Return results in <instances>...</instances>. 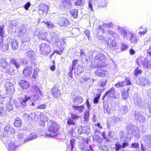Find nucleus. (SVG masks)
Wrapping results in <instances>:
<instances>
[{"label": "nucleus", "instance_id": "e433bc0d", "mask_svg": "<svg viewBox=\"0 0 151 151\" xmlns=\"http://www.w3.org/2000/svg\"><path fill=\"white\" fill-rule=\"evenodd\" d=\"M6 114V111L5 108L0 106V116L1 117L5 116Z\"/></svg>", "mask_w": 151, "mask_h": 151}, {"label": "nucleus", "instance_id": "bf43d9fd", "mask_svg": "<svg viewBox=\"0 0 151 151\" xmlns=\"http://www.w3.org/2000/svg\"><path fill=\"white\" fill-rule=\"evenodd\" d=\"M77 73H80L83 72V69L82 67L80 65L78 66L77 67Z\"/></svg>", "mask_w": 151, "mask_h": 151}, {"label": "nucleus", "instance_id": "69168bd1", "mask_svg": "<svg viewBox=\"0 0 151 151\" xmlns=\"http://www.w3.org/2000/svg\"><path fill=\"white\" fill-rule=\"evenodd\" d=\"M47 105L45 104H44L39 105L37 107H36L37 109H44L46 107Z\"/></svg>", "mask_w": 151, "mask_h": 151}, {"label": "nucleus", "instance_id": "423d86ee", "mask_svg": "<svg viewBox=\"0 0 151 151\" xmlns=\"http://www.w3.org/2000/svg\"><path fill=\"white\" fill-rule=\"evenodd\" d=\"M39 47L40 54L45 56L49 54L52 50L51 46L47 43H42L40 45Z\"/></svg>", "mask_w": 151, "mask_h": 151}, {"label": "nucleus", "instance_id": "0e129e2a", "mask_svg": "<svg viewBox=\"0 0 151 151\" xmlns=\"http://www.w3.org/2000/svg\"><path fill=\"white\" fill-rule=\"evenodd\" d=\"M132 147L135 148L139 147V144L137 142H134L131 144Z\"/></svg>", "mask_w": 151, "mask_h": 151}, {"label": "nucleus", "instance_id": "9b49d317", "mask_svg": "<svg viewBox=\"0 0 151 151\" xmlns=\"http://www.w3.org/2000/svg\"><path fill=\"white\" fill-rule=\"evenodd\" d=\"M17 141L21 144L27 141V137H26V135L22 132H19L17 135Z\"/></svg>", "mask_w": 151, "mask_h": 151}, {"label": "nucleus", "instance_id": "bb28decb", "mask_svg": "<svg viewBox=\"0 0 151 151\" xmlns=\"http://www.w3.org/2000/svg\"><path fill=\"white\" fill-rule=\"evenodd\" d=\"M7 99L9 101L8 103H6V109L8 111H10L13 110V103L12 102L10 98H7Z\"/></svg>", "mask_w": 151, "mask_h": 151}, {"label": "nucleus", "instance_id": "49530a36", "mask_svg": "<svg viewBox=\"0 0 151 151\" xmlns=\"http://www.w3.org/2000/svg\"><path fill=\"white\" fill-rule=\"evenodd\" d=\"M142 73V71L139 69V67L137 68L136 69L134 70V75L135 76H137L139 75L140 74Z\"/></svg>", "mask_w": 151, "mask_h": 151}, {"label": "nucleus", "instance_id": "4c0bfd02", "mask_svg": "<svg viewBox=\"0 0 151 151\" xmlns=\"http://www.w3.org/2000/svg\"><path fill=\"white\" fill-rule=\"evenodd\" d=\"M18 43L15 40H13L11 43V46L12 48L14 50L17 49L18 48Z\"/></svg>", "mask_w": 151, "mask_h": 151}, {"label": "nucleus", "instance_id": "412c9836", "mask_svg": "<svg viewBox=\"0 0 151 151\" xmlns=\"http://www.w3.org/2000/svg\"><path fill=\"white\" fill-rule=\"evenodd\" d=\"M117 43L114 39L112 40L111 38H109L108 40L107 45L108 47L109 48H112L116 47L117 45Z\"/></svg>", "mask_w": 151, "mask_h": 151}, {"label": "nucleus", "instance_id": "c756f323", "mask_svg": "<svg viewBox=\"0 0 151 151\" xmlns=\"http://www.w3.org/2000/svg\"><path fill=\"white\" fill-rule=\"evenodd\" d=\"M103 57V56L101 55L96 56L93 60V62L94 63H96L97 64H98L100 63V61H102Z\"/></svg>", "mask_w": 151, "mask_h": 151}, {"label": "nucleus", "instance_id": "9d476101", "mask_svg": "<svg viewBox=\"0 0 151 151\" xmlns=\"http://www.w3.org/2000/svg\"><path fill=\"white\" fill-rule=\"evenodd\" d=\"M88 140L87 138H83L82 141L79 142L78 146L82 151H86L88 148Z\"/></svg>", "mask_w": 151, "mask_h": 151}, {"label": "nucleus", "instance_id": "79ce46f5", "mask_svg": "<svg viewBox=\"0 0 151 151\" xmlns=\"http://www.w3.org/2000/svg\"><path fill=\"white\" fill-rule=\"evenodd\" d=\"M9 134V133L8 132L7 130H6V129H4V131L2 133L0 132V137H6L8 136Z\"/></svg>", "mask_w": 151, "mask_h": 151}, {"label": "nucleus", "instance_id": "864d4df0", "mask_svg": "<svg viewBox=\"0 0 151 151\" xmlns=\"http://www.w3.org/2000/svg\"><path fill=\"white\" fill-rule=\"evenodd\" d=\"M84 107L83 105L80 106H76V110H77L79 112H82L84 109Z\"/></svg>", "mask_w": 151, "mask_h": 151}, {"label": "nucleus", "instance_id": "774afa93", "mask_svg": "<svg viewBox=\"0 0 151 151\" xmlns=\"http://www.w3.org/2000/svg\"><path fill=\"white\" fill-rule=\"evenodd\" d=\"M23 117L27 120H30V117L29 115L26 113H24L23 115Z\"/></svg>", "mask_w": 151, "mask_h": 151}, {"label": "nucleus", "instance_id": "f03ea898", "mask_svg": "<svg viewBox=\"0 0 151 151\" xmlns=\"http://www.w3.org/2000/svg\"><path fill=\"white\" fill-rule=\"evenodd\" d=\"M59 128V125L55 122L52 121L49 122L47 124V130L50 133L46 134L45 136L52 137H56L58 134Z\"/></svg>", "mask_w": 151, "mask_h": 151}, {"label": "nucleus", "instance_id": "0eeeda50", "mask_svg": "<svg viewBox=\"0 0 151 151\" xmlns=\"http://www.w3.org/2000/svg\"><path fill=\"white\" fill-rule=\"evenodd\" d=\"M132 82L129 77H125L124 80L122 81H119L116 83L114 86L116 88H123L126 86L131 85Z\"/></svg>", "mask_w": 151, "mask_h": 151}, {"label": "nucleus", "instance_id": "680f3d73", "mask_svg": "<svg viewBox=\"0 0 151 151\" xmlns=\"http://www.w3.org/2000/svg\"><path fill=\"white\" fill-rule=\"evenodd\" d=\"M84 32L85 35L87 36L88 39L89 40V37H91L90 31L88 29H86ZM90 38L91 39V38Z\"/></svg>", "mask_w": 151, "mask_h": 151}, {"label": "nucleus", "instance_id": "393cba45", "mask_svg": "<svg viewBox=\"0 0 151 151\" xmlns=\"http://www.w3.org/2000/svg\"><path fill=\"white\" fill-rule=\"evenodd\" d=\"M92 139L93 141L98 143L101 144L103 142V139L99 135L96 134L93 136Z\"/></svg>", "mask_w": 151, "mask_h": 151}, {"label": "nucleus", "instance_id": "6ab92c4d", "mask_svg": "<svg viewBox=\"0 0 151 151\" xmlns=\"http://www.w3.org/2000/svg\"><path fill=\"white\" fill-rule=\"evenodd\" d=\"M32 70L33 68L31 66L26 67L24 69L23 74L25 76H30L31 75Z\"/></svg>", "mask_w": 151, "mask_h": 151}, {"label": "nucleus", "instance_id": "052dcab7", "mask_svg": "<svg viewBox=\"0 0 151 151\" xmlns=\"http://www.w3.org/2000/svg\"><path fill=\"white\" fill-rule=\"evenodd\" d=\"M150 61L148 62L147 61L145 62L143 64V67L146 68H148L151 66V65L150 63Z\"/></svg>", "mask_w": 151, "mask_h": 151}, {"label": "nucleus", "instance_id": "20e7f679", "mask_svg": "<svg viewBox=\"0 0 151 151\" xmlns=\"http://www.w3.org/2000/svg\"><path fill=\"white\" fill-rule=\"evenodd\" d=\"M32 91L33 93H34L33 95V100L35 101V102H30L29 104V105L30 106H34L36 104L35 103V101L38 100L40 96H42V95L38 86L35 85H34L33 86Z\"/></svg>", "mask_w": 151, "mask_h": 151}, {"label": "nucleus", "instance_id": "f8f14e48", "mask_svg": "<svg viewBox=\"0 0 151 151\" xmlns=\"http://www.w3.org/2000/svg\"><path fill=\"white\" fill-rule=\"evenodd\" d=\"M135 119L140 122H144L145 118L140 112H135L134 114Z\"/></svg>", "mask_w": 151, "mask_h": 151}, {"label": "nucleus", "instance_id": "2eb2a0df", "mask_svg": "<svg viewBox=\"0 0 151 151\" xmlns=\"http://www.w3.org/2000/svg\"><path fill=\"white\" fill-rule=\"evenodd\" d=\"M130 89V87L123 89L122 93V97L123 99L126 100L129 98V91Z\"/></svg>", "mask_w": 151, "mask_h": 151}, {"label": "nucleus", "instance_id": "b1692460", "mask_svg": "<svg viewBox=\"0 0 151 151\" xmlns=\"http://www.w3.org/2000/svg\"><path fill=\"white\" fill-rule=\"evenodd\" d=\"M69 22L68 20L64 17H61L59 21V24L60 26L66 27L68 24Z\"/></svg>", "mask_w": 151, "mask_h": 151}, {"label": "nucleus", "instance_id": "4d7b16f0", "mask_svg": "<svg viewBox=\"0 0 151 151\" xmlns=\"http://www.w3.org/2000/svg\"><path fill=\"white\" fill-rule=\"evenodd\" d=\"M42 22L45 23L47 27L49 29L52 28L53 26L52 23L50 22H45L43 21Z\"/></svg>", "mask_w": 151, "mask_h": 151}, {"label": "nucleus", "instance_id": "58836bf2", "mask_svg": "<svg viewBox=\"0 0 151 151\" xmlns=\"http://www.w3.org/2000/svg\"><path fill=\"white\" fill-rule=\"evenodd\" d=\"M20 40L21 41L22 43L28 42L29 40V38L27 36V35H25L24 36L21 37L20 38Z\"/></svg>", "mask_w": 151, "mask_h": 151}, {"label": "nucleus", "instance_id": "5701e85b", "mask_svg": "<svg viewBox=\"0 0 151 151\" xmlns=\"http://www.w3.org/2000/svg\"><path fill=\"white\" fill-rule=\"evenodd\" d=\"M19 84L23 89H27L29 86V83L24 80H21L19 82Z\"/></svg>", "mask_w": 151, "mask_h": 151}, {"label": "nucleus", "instance_id": "603ef678", "mask_svg": "<svg viewBox=\"0 0 151 151\" xmlns=\"http://www.w3.org/2000/svg\"><path fill=\"white\" fill-rule=\"evenodd\" d=\"M83 99L82 97L79 96H78L76 97V103L77 104H80L81 103Z\"/></svg>", "mask_w": 151, "mask_h": 151}, {"label": "nucleus", "instance_id": "de8ad7c7", "mask_svg": "<svg viewBox=\"0 0 151 151\" xmlns=\"http://www.w3.org/2000/svg\"><path fill=\"white\" fill-rule=\"evenodd\" d=\"M107 82V80L106 79L101 80L100 82V84L99 85V87H103L106 85Z\"/></svg>", "mask_w": 151, "mask_h": 151}, {"label": "nucleus", "instance_id": "a18cd8bd", "mask_svg": "<svg viewBox=\"0 0 151 151\" xmlns=\"http://www.w3.org/2000/svg\"><path fill=\"white\" fill-rule=\"evenodd\" d=\"M101 135L102 137L104 139H105L106 142H110L111 140L110 138L107 137L105 132H102Z\"/></svg>", "mask_w": 151, "mask_h": 151}, {"label": "nucleus", "instance_id": "09e8293b", "mask_svg": "<svg viewBox=\"0 0 151 151\" xmlns=\"http://www.w3.org/2000/svg\"><path fill=\"white\" fill-rule=\"evenodd\" d=\"M83 134H88L89 132L90 129L87 127L84 126L82 127Z\"/></svg>", "mask_w": 151, "mask_h": 151}, {"label": "nucleus", "instance_id": "f704fd0d", "mask_svg": "<svg viewBox=\"0 0 151 151\" xmlns=\"http://www.w3.org/2000/svg\"><path fill=\"white\" fill-rule=\"evenodd\" d=\"M71 116L72 119L69 118L68 120L67 123L68 124L74 125L75 124V122H73L72 119H76V115H74L72 113H71Z\"/></svg>", "mask_w": 151, "mask_h": 151}, {"label": "nucleus", "instance_id": "7c9ffc66", "mask_svg": "<svg viewBox=\"0 0 151 151\" xmlns=\"http://www.w3.org/2000/svg\"><path fill=\"white\" fill-rule=\"evenodd\" d=\"M17 148V146L13 142H11L9 144L8 150L9 151H15Z\"/></svg>", "mask_w": 151, "mask_h": 151}, {"label": "nucleus", "instance_id": "f3484780", "mask_svg": "<svg viewBox=\"0 0 151 151\" xmlns=\"http://www.w3.org/2000/svg\"><path fill=\"white\" fill-rule=\"evenodd\" d=\"M13 88V84L12 83L7 82L6 83L5 88L7 92V94H11L12 92Z\"/></svg>", "mask_w": 151, "mask_h": 151}, {"label": "nucleus", "instance_id": "4be33fe9", "mask_svg": "<svg viewBox=\"0 0 151 151\" xmlns=\"http://www.w3.org/2000/svg\"><path fill=\"white\" fill-rule=\"evenodd\" d=\"M75 66H76V60H74L72 62V65H70L69 68V72L68 73V76L70 77V78H73L72 77V71H73V69H74V73L75 74L76 73L75 72Z\"/></svg>", "mask_w": 151, "mask_h": 151}, {"label": "nucleus", "instance_id": "aec40b11", "mask_svg": "<svg viewBox=\"0 0 151 151\" xmlns=\"http://www.w3.org/2000/svg\"><path fill=\"white\" fill-rule=\"evenodd\" d=\"M97 91L99 92V93L96 94V96L93 99V103L95 104H98L99 102V100L100 96L102 92V90L101 89H98Z\"/></svg>", "mask_w": 151, "mask_h": 151}, {"label": "nucleus", "instance_id": "37998d69", "mask_svg": "<svg viewBox=\"0 0 151 151\" xmlns=\"http://www.w3.org/2000/svg\"><path fill=\"white\" fill-rule=\"evenodd\" d=\"M130 41L131 43H135L138 41L137 37L132 34H131V37L130 39Z\"/></svg>", "mask_w": 151, "mask_h": 151}, {"label": "nucleus", "instance_id": "c03bdc74", "mask_svg": "<svg viewBox=\"0 0 151 151\" xmlns=\"http://www.w3.org/2000/svg\"><path fill=\"white\" fill-rule=\"evenodd\" d=\"M29 116L30 117V120L32 121L34 120H35L37 118L36 113L34 112L30 113L29 114Z\"/></svg>", "mask_w": 151, "mask_h": 151}, {"label": "nucleus", "instance_id": "7ed1b4c3", "mask_svg": "<svg viewBox=\"0 0 151 151\" xmlns=\"http://www.w3.org/2000/svg\"><path fill=\"white\" fill-rule=\"evenodd\" d=\"M0 70L2 72L12 75L14 70L10 68L6 59L2 58L0 59Z\"/></svg>", "mask_w": 151, "mask_h": 151}, {"label": "nucleus", "instance_id": "a878e982", "mask_svg": "<svg viewBox=\"0 0 151 151\" xmlns=\"http://www.w3.org/2000/svg\"><path fill=\"white\" fill-rule=\"evenodd\" d=\"M50 35L53 42L55 44L58 43L59 41L58 35L53 32H50Z\"/></svg>", "mask_w": 151, "mask_h": 151}, {"label": "nucleus", "instance_id": "72a5a7b5", "mask_svg": "<svg viewBox=\"0 0 151 151\" xmlns=\"http://www.w3.org/2000/svg\"><path fill=\"white\" fill-rule=\"evenodd\" d=\"M37 137V134L35 132H32L29 134L27 137V141L34 139Z\"/></svg>", "mask_w": 151, "mask_h": 151}, {"label": "nucleus", "instance_id": "8fccbe9b", "mask_svg": "<svg viewBox=\"0 0 151 151\" xmlns=\"http://www.w3.org/2000/svg\"><path fill=\"white\" fill-rule=\"evenodd\" d=\"M89 111H85L84 116L85 120L87 121L89 120Z\"/></svg>", "mask_w": 151, "mask_h": 151}, {"label": "nucleus", "instance_id": "ea45409f", "mask_svg": "<svg viewBox=\"0 0 151 151\" xmlns=\"http://www.w3.org/2000/svg\"><path fill=\"white\" fill-rule=\"evenodd\" d=\"M140 31L139 32V34L140 35L142 36L144 35L147 32V30L145 28H143L142 27L139 28Z\"/></svg>", "mask_w": 151, "mask_h": 151}, {"label": "nucleus", "instance_id": "3c124183", "mask_svg": "<svg viewBox=\"0 0 151 151\" xmlns=\"http://www.w3.org/2000/svg\"><path fill=\"white\" fill-rule=\"evenodd\" d=\"M9 45L8 44H3L1 49L4 51H6L9 49Z\"/></svg>", "mask_w": 151, "mask_h": 151}, {"label": "nucleus", "instance_id": "13d9d810", "mask_svg": "<svg viewBox=\"0 0 151 151\" xmlns=\"http://www.w3.org/2000/svg\"><path fill=\"white\" fill-rule=\"evenodd\" d=\"M128 48L127 45L125 44H122L121 45V50L122 51L126 50Z\"/></svg>", "mask_w": 151, "mask_h": 151}, {"label": "nucleus", "instance_id": "dca6fc26", "mask_svg": "<svg viewBox=\"0 0 151 151\" xmlns=\"http://www.w3.org/2000/svg\"><path fill=\"white\" fill-rule=\"evenodd\" d=\"M10 61L11 63L17 69H18L21 66L20 60L12 58L10 60Z\"/></svg>", "mask_w": 151, "mask_h": 151}, {"label": "nucleus", "instance_id": "1a4fd4ad", "mask_svg": "<svg viewBox=\"0 0 151 151\" xmlns=\"http://www.w3.org/2000/svg\"><path fill=\"white\" fill-rule=\"evenodd\" d=\"M129 145V143L128 141L123 140V142L121 145L119 141L117 142L115 144V150L119 151L121 148H124L127 147Z\"/></svg>", "mask_w": 151, "mask_h": 151}, {"label": "nucleus", "instance_id": "473e14b6", "mask_svg": "<svg viewBox=\"0 0 151 151\" xmlns=\"http://www.w3.org/2000/svg\"><path fill=\"white\" fill-rule=\"evenodd\" d=\"M22 124V120L19 118L15 119V121L14 123V126L17 127H20Z\"/></svg>", "mask_w": 151, "mask_h": 151}, {"label": "nucleus", "instance_id": "e2e57ef3", "mask_svg": "<svg viewBox=\"0 0 151 151\" xmlns=\"http://www.w3.org/2000/svg\"><path fill=\"white\" fill-rule=\"evenodd\" d=\"M93 3V0H90L88 2V7L89 9H90L91 11H93V6L92 3Z\"/></svg>", "mask_w": 151, "mask_h": 151}, {"label": "nucleus", "instance_id": "c9c22d12", "mask_svg": "<svg viewBox=\"0 0 151 151\" xmlns=\"http://www.w3.org/2000/svg\"><path fill=\"white\" fill-rule=\"evenodd\" d=\"M99 149L101 151H109L108 147L104 145H100L99 147Z\"/></svg>", "mask_w": 151, "mask_h": 151}, {"label": "nucleus", "instance_id": "6e6552de", "mask_svg": "<svg viewBox=\"0 0 151 151\" xmlns=\"http://www.w3.org/2000/svg\"><path fill=\"white\" fill-rule=\"evenodd\" d=\"M94 74L96 76L98 77H105L108 74V71L103 69L102 68H100L94 72Z\"/></svg>", "mask_w": 151, "mask_h": 151}, {"label": "nucleus", "instance_id": "2f4dec72", "mask_svg": "<svg viewBox=\"0 0 151 151\" xmlns=\"http://www.w3.org/2000/svg\"><path fill=\"white\" fill-rule=\"evenodd\" d=\"M38 37L40 40H44L47 41V39H46L47 35V33L46 32H39L38 34Z\"/></svg>", "mask_w": 151, "mask_h": 151}, {"label": "nucleus", "instance_id": "4468645a", "mask_svg": "<svg viewBox=\"0 0 151 151\" xmlns=\"http://www.w3.org/2000/svg\"><path fill=\"white\" fill-rule=\"evenodd\" d=\"M27 56L28 59L31 60V62H33L36 59L35 52L33 50H30L27 52Z\"/></svg>", "mask_w": 151, "mask_h": 151}, {"label": "nucleus", "instance_id": "338daca9", "mask_svg": "<svg viewBox=\"0 0 151 151\" xmlns=\"http://www.w3.org/2000/svg\"><path fill=\"white\" fill-rule=\"evenodd\" d=\"M38 76V71L37 70H35L34 71L32 77L35 79Z\"/></svg>", "mask_w": 151, "mask_h": 151}, {"label": "nucleus", "instance_id": "ddd939ff", "mask_svg": "<svg viewBox=\"0 0 151 151\" xmlns=\"http://www.w3.org/2000/svg\"><path fill=\"white\" fill-rule=\"evenodd\" d=\"M38 13L40 14L45 13H47L48 11V6L43 4H42L39 6Z\"/></svg>", "mask_w": 151, "mask_h": 151}, {"label": "nucleus", "instance_id": "cd10ccee", "mask_svg": "<svg viewBox=\"0 0 151 151\" xmlns=\"http://www.w3.org/2000/svg\"><path fill=\"white\" fill-rule=\"evenodd\" d=\"M3 27L2 26H0V49L2 47V46L3 44Z\"/></svg>", "mask_w": 151, "mask_h": 151}, {"label": "nucleus", "instance_id": "a19ab883", "mask_svg": "<svg viewBox=\"0 0 151 151\" xmlns=\"http://www.w3.org/2000/svg\"><path fill=\"white\" fill-rule=\"evenodd\" d=\"M26 35V30L24 29H21L19 30L18 35L20 38L21 37Z\"/></svg>", "mask_w": 151, "mask_h": 151}, {"label": "nucleus", "instance_id": "f257e3e1", "mask_svg": "<svg viewBox=\"0 0 151 151\" xmlns=\"http://www.w3.org/2000/svg\"><path fill=\"white\" fill-rule=\"evenodd\" d=\"M117 98L115 89L112 87L108 89L102 97V100L103 101V107L106 109L108 112H110L112 110V105L109 106L108 103L105 101L111 100Z\"/></svg>", "mask_w": 151, "mask_h": 151}, {"label": "nucleus", "instance_id": "5fc2aeb1", "mask_svg": "<svg viewBox=\"0 0 151 151\" xmlns=\"http://www.w3.org/2000/svg\"><path fill=\"white\" fill-rule=\"evenodd\" d=\"M75 141L76 139L75 138H72L70 140V143L71 145V150L72 151H73V149L74 148V146L75 144Z\"/></svg>", "mask_w": 151, "mask_h": 151}, {"label": "nucleus", "instance_id": "39448f33", "mask_svg": "<svg viewBox=\"0 0 151 151\" xmlns=\"http://www.w3.org/2000/svg\"><path fill=\"white\" fill-rule=\"evenodd\" d=\"M31 98V96L27 95L21 96L19 98V102L15 104L16 106L18 107L20 106L23 108L26 107L27 105L28 101L30 100Z\"/></svg>", "mask_w": 151, "mask_h": 151}, {"label": "nucleus", "instance_id": "c85d7f7f", "mask_svg": "<svg viewBox=\"0 0 151 151\" xmlns=\"http://www.w3.org/2000/svg\"><path fill=\"white\" fill-rule=\"evenodd\" d=\"M4 129L6 130H7L10 134H14L15 132L14 129L13 128L12 126L9 124L6 126L5 127Z\"/></svg>", "mask_w": 151, "mask_h": 151}, {"label": "nucleus", "instance_id": "6e6d98bb", "mask_svg": "<svg viewBox=\"0 0 151 151\" xmlns=\"http://www.w3.org/2000/svg\"><path fill=\"white\" fill-rule=\"evenodd\" d=\"M84 0H76V5L82 6L84 4Z\"/></svg>", "mask_w": 151, "mask_h": 151}, {"label": "nucleus", "instance_id": "a211bd4d", "mask_svg": "<svg viewBox=\"0 0 151 151\" xmlns=\"http://www.w3.org/2000/svg\"><path fill=\"white\" fill-rule=\"evenodd\" d=\"M52 95L55 98H58L60 96V91L57 87L55 86L53 88L51 91Z\"/></svg>", "mask_w": 151, "mask_h": 151}]
</instances>
